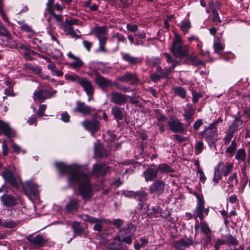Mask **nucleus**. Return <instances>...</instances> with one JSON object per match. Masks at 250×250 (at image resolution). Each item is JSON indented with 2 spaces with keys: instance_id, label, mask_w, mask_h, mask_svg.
Instances as JSON below:
<instances>
[{
  "instance_id": "obj_1",
  "label": "nucleus",
  "mask_w": 250,
  "mask_h": 250,
  "mask_svg": "<svg viewBox=\"0 0 250 250\" xmlns=\"http://www.w3.org/2000/svg\"><path fill=\"white\" fill-rule=\"evenodd\" d=\"M55 166L61 174H68V182L71 187L78 186V191L83 199L92 197L93 189L88 177L87 171L76 164L65 165L62 163H56Z\"/></svg>"
},
{
  "instance_id": "obj_2",
  "label": "nucleus",
  "mask_w": 250,
  "mask_h": 250,
  "mask_svg": "<svg viewBox=\"0 0 250 250\" xmlns=\"http://www.w3.org/2000/svg\"><path fill=\"white\" fill-rule=\"evenodd\" d=\"M170 51L176 57L183 58L187 56L188 51L186 46L183 45L181 36L178 34L175 35Z\"/></svg>"
},
{
  "instance_id": "obj_3",
  "label": "nucleus",
  "mask_w": 250,
  "mask_h": 250,
  "mask_svg": "<svg viewBox=\"0 0 250 250\" xmlns=\"http://www.w3.org/2000/svg\"><path fill=\"white\" fill-rule=\"evenodd\" d=\"M194 195L197 199V205L193 211V217L195 218L199 217L200 220H203L207 216L209 212V208H205L204 199L202 195L194 193Z\"/></svg>"
},
{
  "instance_id": "obj_4",
  "label": "nucleus",
  "mask_w": 250,
  "mask_h": 250,
  "mask_svg": "<svg viewBox=\"0 0 250 250\" xmlns=\"http://www.w3.org/2000/svg\"><path fill=\"white\" fill-rule=\"evenodd\" d=\"M107 27L104 26L97 27L94 29L96 37L99 41V50L103 52H106L105 45L107 39Z\"/></svg>"
},
{
  "instance_id": "obj_5",
  "label": "nucleus",
  "mask_w": 250,
  "mask_h": 250,
  "mask_svg": "<svg viewBox=\"0 0 250 250\" xmlns=\"http://www.w3.org/2000/svg\"><path fill=\"white\" fill-rule=\"evenodd\" d=\"M200 133L206 140L209 146L212 147L215 145L217 140L216 128L208 127L204 131L200 132Z\"/></svg>"
},
{
  "instance_id": "obj_6",
  "label": "nucleus",
  "mask_w": 250,
  "mask_h": 250,
  "mask_svg": "<svg viewBox=\"0 0 250 250\" xmlns=\"http://www.w3.org/2000/svg\"><path fill=\"white\" fill-rule=\"evenodd\" d=\"M55 93V90L40 89L34 92L33 99L35 101L40 100L43 102L46 99L50 98Z\"/></svg>"
},
{
  "instance_id": "obj_7",
  "label": "nucleus",
  "mask_w": 250,
  "mask_h": 250,
  "mask_svg": "<svg viewBox=\"0 0 250 250\" xmlns=\"http://www.w3.org/2000/svg\"><path fill=\"white\" fill-rule=\"evenodd\" d=\"M167 124L169 129L173 132H183L185 131L183 124L177 118H171Z\"/></svg>"
},
{
  "instance_id": "obj_8",
  "label": "nucleus",
  "mask_w": 250,
  "mask_h": 250,
  "mask_svg": "<svg viewBox=\"0 0 250 250\" xmlns=\"http://www.w3.org/2000/svg\"><path fill=\"white\" fill-rule=\"evenodd\" d=\"M165 188V183L162 180H156L149 188L151 193H155L160 195L164 191Z\"/></svg>"
},
{
  "instance_id": "obj_9",
  "label": "nucleus",
  "mask_w": 250,
  "mask_h": 250,
  "mask_svg": "<svg viewBox=\"0 0 250 250\" xmlns=\"http://www.w3.org/2000/svg\"><path fill=\"white\" fill-rule=\"evenodd\" d=\"M193 243L191 238H182L173 243L174 248L178 250H184L186 248L192 245Z\"/></svg>"
},
{
  "instance_id": "obj_10",
  "label": "nucleus",
  "mask_w": 250,
  "mask_h": 250,
  "mask_svg": "<svg viewBox=\"0 0 250 250\" xmlns=\"http://www.w3.org/2000/svg\"><path fill=\"white\" fill-rule=\"evenodd\" d=\"M83 127L87 130L92 132V135L97 131L100 128V123L97 120H85L82 123Z\"/></svg>"
},
{
  "instance_id": "obj_11",
  "label": "nucleus",
  "mask_w": 250,
  "mask_h": 250,
  "mask_svg": "<svg viewBox=\"0 0 250 250\" xmlns=\"http://www.w3.org/2000/svg\"><path fill=\"white\" fill-rule=\"evenodd\" d=\"M111 101L119 105L125 104L128 97L126 95L117 92H113L111 93Z\"/></svg>"
},
{
  "instance_id": "obj_12",
  "label": "nucleus",
  "mask_w": 250,
  "mask_h": 250,
  "mask_svg": "<svg viewBox=\"0 0 250 250\" xmlns=\"http://www.w3.org/2000/svg\"><path fill=\"white\" fill-rule=\"evenodd\" d=\"M125 196L128 197H134L140 202H144L146 200L147 193L144 191L134 192L133 191H126L124 193Z\"/></svg>"
},
{
  "instance_id": "obj_13",
  "label": "nucleus",
  "mask_w": 250,
  "mask_h": 250,
  "mask_svg": "<svg viewBox=\"0 0 250 250\" xmlns=\"http://www.w3.org/2000/svg\"><path fill=\"white\" fill-rule=\"evenodd\" d=\"M109 170V167L103 163L95 164L93 166V173L97 176L104 175Z\"/></svg>"
},
{
  "instance_id": "obj_14",
  "label": "nucleus",
  "mask_w": 250,
  "mask_h": 250,
  "mask_svg": "<svg viewBox=\"0 0 250 250\" xmlns=\"http://www.w3.org/2000/svg\"><path fill=\"white\" fill-rule=\"evenodd\" d=\"M1 175L3 178L11 185L15 186L17 184L16 179L14 173L8 169L5 168V170L1 172Z\"/></svg>"
},
{
  "instance_id": "obj_15",
  "label": "nucleus",
  "mask_w": 250,
  "mask_h": 250,
  "mask_svg": "<svg viewBox=\"0 0 250 250\" xmlns=\"http://www.w3.org/2000/svg\"><path fill=\"white\" fill-rule=\"evenodd\" d=\"M158 173V169L156 168L149 167L143 172V176L146 181H152L156 178Z\"/></svg>"
},
{
  "instance_id": "obj_16",
  "label": "nucleus",
  "mask_w": 250,
  "mask_h": 250,
  "mask_svg": "<svg viewBox=\"0 0 250 250\" xmlns=\"http://www.w3.org/2000/svg\"><path fill=\"white\" fill-rule=\"evenodd\" d=\"M2 134L8 137H11L14 135V132L8 123L0 120V135Z\"/></svg>"
},
{
  "instance_id": "obj_17",
  "label": "nucleus",
  "mask_w": 250,
  "mask_h": 250,
  "mask_svg": "<svg viewBox=\"0 0 250 250\" xmlns=\"http://www.w3.org/2000/svg\"><path fill=\"white\" fill-rule=\"evenodd\" d=\"M76 104L75 111L79 112L83 115H88L93 110L90 106L85 105L83 102L77 101Z\"/></svg>"
},
{
  "instance_id": "obj_18",
  "label": "nucleus",
  "mask_w": 250,
  "mask_h": 250,
  "mask_svg": "<svg viewBox=\"0 0 250 250\" xmlns=\"http://www.w3.org/2000/svg\"><path fill=\"white\" fill-rule=\"evenodd\" d=\"M95 82L97 84L103 89L112 85L110 80L105 78L98 74L96 75Z\"/></svg>"
},
{
  "instance_id": "obj_19",
  "label": "nucleus",
  "mask_w": 250,
  "mask_h": 250,
  "mask_svg": "<svg viewBox=\"0 0 250 250\" xmlns=\"http://www.w3.org/2000/svg\"><path fill=\"white\" fill-rule=\"evenodd\" d=\"M53 4L54 0H48L46 4V9L57 22H61L63 20V16L61 15H57L54 13L53 7Z\"/></svg>"
},
{
  "instance_id": "obj_20",
  "label": "nucleus",
  "mask_w": 250,
  "mask_h": 250,
  "mask_svg": "<svg viewBox=\"0 0 250 250\" xmlns=\"http://www.w3.org/2000/svg\"><path fill=\"white\" fill-rule=\"evenodd\" d=\"M79 84L82 86L86 94H90L91 91H94L92 83L86 77H82Z\"/></svg>"
},
{
  "instance_id": "obj_21",
  "label": "nucleus",
  "mask_w": 250,
  "mask_h": 250,
  "mask_svg": "<svg viewBox=\"0 0 250 250\" xmlns=\"http://www.w3.org/2000/svg\"><path fill=\"white\" fill-rule=\"evenodd\" d=\"M136 230L135 227L132 225V224H129L127 226V230L126 231V234H130V235L129 236H128L127 237H125L123 238L122 242H124L125 243H126L127 244H131L132 243V238H131V235L134 233Z\"/></svg>"
},
{
  "instance_id": "obj_22",
  "label": "nucleus",
  "mask_w": 250,
  "mask_h": 250,
  "mask_svg": "<svg viewBox=\"0 0 250 250\" xmlns=\"http://www.w3.org/2000/svg\"><path fill=\"white\" fill-rule=\"evenodd\" d=\"M1 200L6 206H12L17 204L16 199L9 195H3L1 197Z\"/></svg>"
},
{
  "instance_id": "obj_23",
  "label": "nucleus",
  "mask_w": 250,
  "mask_h": 250,
  "mask_svg": "<svg viewBox=\"0 0 250 250\" xmlns=\"http://www.w3.org/2000/svg\"><path fill=\"white\" fill-rule=\"evenodd\" d=\"M25 188L28 190L31 194L36 196L38 193V186L31 181H29L25 183Z\"/></svg>"
},
{
  "instance_id": "obj_24",
  "label": "nucleus",
  "mask_w": 250,
  "mask_h": 250,
  "mask_svg": "<svg viewBox=\"0 0 250 250\" xmlns=\"http://www.w3.org/2000/svg\"><path fill=\"white\" fill-rule=\"evenodd\" d=\"M223 164V162H220L215 167L213 178V182L214 186L217 185L219 181L221 179V173L220 170V168Z\"/></svg>"
},
{
  "instance_id": "obj_25",
  "label": "nucleus",
  "mask_w": 250,
  "mask_h": 250,
  "mask_svg": "<svg viewBox=\"0 0 250 250\" xmlns=\"http://www.w3.org/2000/svg\"><path fill=\"white\" fill-rule=\"evenodd\" d=\"M60 27L63 29L64 31L66 33L67 35L70 36L72 38L76 39L80 38V36L78 34V33H79L78 30H74V28L70 26H63Z\"/></svg>"
},
{
  "instance_id": "obj_26",
  "label": "nucleus",
  "mask_w": 250,
  "mask_h": 250,
  "mask_svg": "<svg viewBox=\"0 0 250 250\" xmlns=\"http://www.w3.org/2000/svg\"><path fill=\"white\" fill-rule=\"evenodd\" d=\"M79 202L76 199L70 200L65 206V209L68 212H73L77 210Z\"/></svg>"
},
{
  "instance_id": "obj_27",
  "label": "nucleus",
  "mask_w": 250,
  "mask_h": 250,
  "mask_svg": "<svg viewBox=\"0 0 250 250\" xmlns=\"http://www.w3.org/2000/svg\"><path fill=\"white\" fill-rule=\"evenodd\" d=\"M110 249L113 250H122L124 249L120 236H117L110 244Z\"/></svg>"
},
{
  "instance_id": "obj_28",
  "label": "nucleus",
  "mask_w": 250,
  "mask_h": 250,
  "mask_svg": "<svg viewBox=\"0 0 250 250\" xmlns=\"http://www.w3.org/2000/svg\"><path fill=\"white\" fill-rule=\"evenodd\" d=\"M82 78L74 73H67L64 75V78L66 80L73 83H77L79 84L82 80Z\"/></svg>"
},
{
  "instance_id": "obj_29",
  "label": "nucleus",
  "mask_w": 250,
  "mask_h": 250,
  "mask_svg": "<svg viewBox=\"0 0 250 250\" xmlns=\"http://www.w3.org/2000/svg\"><path fill=\"white\" fill-rule=\"evenodd\" d=\"M111 113L114 116V119L117 121L123 119V114L121 108L118 106H114L111 108Z\"/></svg>"
},
{
  "instance_id": "obj_30",
  "label": "nucleus",
  "mask_w": 250,
  "mask_h": 250,
  "mask_svg": "<svg viewBox=\"0 0 250 250\" xmlns=\"http://www.w3.org/2000/svg\"><path fill=\"white\" fill-rule=\"evenodd\" d=\"M137 79L135 74L130 72H127L124 75L119 78V80L122 82H128L130 81H134Z\"/></svg>"
},
{
  "instance_id": "obj_31",
  "label": "nucleus",
  "mask_w": 250,
  "mask_h": 250,
  "mask_svg": "<svg viewBox=\"0 0 250 250\" xmlns=\"http://www.w3.org/2000/svg\"><path fill=\"white\" fill-rule=\"evenodd\" d=\"M28 240L30 243L40 247L42 246L44 244V240L42 237L40 235H38L34 237L28 238Z\"/></svg>"
},
{
  "instance_id": "obj_32",
  "label": "nucleus",
  "mask_w": 250,
  "mask_h": 250,
  "mask_svg": "<svg viewBox=\"0 0 250 250\" xmlns=\"http://www.w3.org/2000/svg\"><path fill=\"white\" fill-rule=\"evenodd\" d=\"M188 60L190 62L191 64L195 66H198L199 65L204 64V62L199 60L196 56L193 54H188L187 55Z\"/></svg>"
},
{
  "instance_id": "obj_33",
  "label": "nucleus",
  "mask_w": 250,
  "mask_h": 250,
  "mask_svg": "<svg viewBox=\"0 0 250 250\" xmlns=\"http://www.w3.org/2000/svg\"><path fill=\"white\" fill-rule=\"evenodd\" d=\"M246 153L244 148L239 149L236 152L235 158L238 161L245 162L246 160Z\"/></svg>"
},
{
  "instance_id": "obj_34",
  "label": "nucleus",
  "mask_w": 250,
  "mask_h": 250,
  "mask_svg": "<svg viewBox=\"0 0 250 250\" xmlns=\"http://www.w3.org/2000/svg\"><path fill=\"white\" fill-rule=\"evenodd\" d=\"M243 122L239 118H236L232 124L230 125L229 131L234 133L242 125Z\"/></svg>"
},
{
  "instance_id": "obj_35",
  "label": "nucleus",
  "mask_w": 250,
  "mask_h": 250,
  "mask_svg": "<svg viewBox=\"0 0 250 250\" xmlns=\"http://www.w3.org/2000/svg\"><path fill=\"white\" fill-rule=\"evenodd\" d=\"M133 2V0H115L113 4L120 7H127L130 5Z\"/></svg>"
},
{
  "instance_id": "obj_36",
  "label": "nucleus",
  "mask_w": 250,
  "mask_h": 250,
  "mask_svg": "<svg viewBox=\"0 0 250 250\" xmlns=\"http://www.w3.org/2000/svg\"><path fill=\"white\" fill-rule=\"evenodd\" d=\"M191 27V23L188 20H185L181 22L180 28L185 33H188Z\"/></svg>"
},
{
  "instance_id": "obj_37",
  "label": "nucleus",
  "mask_w": 250,
  "mask_h": 250,
  "mask_svg": "<svg viewBox=\"0 0 250 250\" xmlns=\"http://www.w3.org/2000/svg\"><path fill=\"white\" fill-rule=\"evenodd\" d=\"M83 219L85 221L88 222L92 224H96V223L99 222V221H104L105 219L102 218H97L96 217H92L89 215H83Z\"/></svg>"
},
{
  "instance_id": "obj_38",
  "label": "nucleus",
  "mask_w": 250,
  "mask_h": 250,
  "mask_svg": "<svg viewBox=\"0 0 250 250\" xmlns=\"http://www.w3.org/2000/svg\"><path fill=\"white\" fill-rule=\"evenodd\" d=\"M83 62L78 57L74 59V61L69 63V65L74 69H79L83 66Z\"/></svg>"
},
{
  "instance_id": "obj_39",
  "label": "nucleus",
  "mask_w": 250,
  "mask_h": 250,
  "mask_svg": "<svg viewBox=\"0 0 250 250\" xmlns=\"http://www.w3.org/2000/svg\"><path fill=\"white\" fill-rule=\"evenodd\" d=\"M36 54L37 53L35 51L31 49L30 46H29L24 50V56L26 60L28 61H32L34 59V58L31 56V55Z\"/></svg>"
},
{
  "instance_id": "obj_40",
  "label": "nucleus",
  "mask_w": 250,
  "mask_h": 250,
  "mask_svg": "<svg viewBox=\"0 0 250 250\" xmlns=\"http://www.w3.org/2000/svg\"><path fill=\"white\" fill-rule=\"evenodd\" d=\"M161 172H172L173 169L168 165L166 164H162L158 166V168H156Z\"/></svg>"
},
{
  "instance_id": "obj_41",
  "label": "nucleus",
  "mask_w": 250,
  "mask_h": 250,
  "mask_svg": "<svg viewBox=\"0 0 250 250\" xmlns=\"http://www.w3.org/2000/svg\"><path fill=\"white\" fill-rule=\"evenodd\" d=\"M200 227L201 231L206 235L210 233L211 230L208 225L205 222H201L200 223Z\"/></svg>"
},
{
  "instance_id": "obj_42",
  "label": "nucleus",
  "mask_w": 250,
  "mask_h": 250,
  "mask_svg": "<svg viewBox=\"0 0 250 250\" xmlns=\"http://www.w3.org/2000/svg\"><path fill=\"white\" fill-rule=\"evenodd\" d=\"M184 115H193L195 113V109L192 105L188 104L184 109Z\"/></svg>"
},
{
  "instance_id": "obj_43",
  "label": "nucleus",
  "mask_w": 250,
  "mask_h": 250,
  "mask_svg": "<svg viewBox=\"0 0 250 250\" xmlns=\"http://www.w3.org/2000/svg\"><path fill=\"white\" fill-rule=\"evenodd\" d=\"M161 60L159 57H152L151 58H147V62L149 65L155 66L160 63Z\"/></svg>"
},
{
  "instance_id": "obj_44",
  "label": "nucleus",
  "mask_w": 250,
  "mask_h": 250,
  "mask_svg": "<svg viewBox=\"0 0 250 250\" xmlns=\"http://www.w3.org/2000/svg\"><path fill=\"white\" fill-rule=\"evenodd\" d=\"M175 67L176 64L174 63V64H171L169 68L165 69L164 73L162 75V78H164L168 77L173 71Z\"/></svg>"
},
{
  "instance_id": "obj_45",
  "label": "nucleus",
  "mask_w": 250,
  "mask_h": 250,
  "mask_svg": "<svg viewBox=\"0 0 250 250\" xmlns=\"http://www.w3.org/2000/svg\"><path fill=\"white\" fill-rule=\"evenodd\" d=\"M65 25L64 24H61V25L59 24L58 25L60 26H72V25H73L78 24L79 20L78 19H70V20L66 19L65 21Z\"/></svg>"
},
{
  "instance_id": "obj_46",
  "label": "nucleus",
  "mask_w": 250,
  "mask_h": 250,
  "mask_svg": "<svg viewBox=\"0 0 250 250\" xmlns=\"http://www.w3.org/2000/svg\"><path fill=\"white\" fill-rule=\"evenodd\" d=\"M221 3L219 2H210L208 4L209 8L211 9L212 13H216L217 10L219 9Z\"/></svg>"
},
{
  "instance_id": "obj_47",
  "label": "nucleus",
  "mask_w": 250,
  "mask_h": 250,
  "mask_svg": "<svg viewBox=\"0 0 250 250\" xmlns=\"http://www.w3.org/2000/svg\"><path fill=\"white\" fill-rule=\"evenodd\" d=\"M175 92L182 98L186 96V92L185 89L182 87H176L174 89Z\"/></svg>"
},
{
  "instance_id": "obj_48",
  "label": "nucleus",
  "mask_w": 250,
  "mask_h": 250,
  "mask_svg": "<svg viewBox=\"0 0 250 250\" xmlns=\"http://www.w3.org/2000/svg\"><path fill=\"white\" fill-rule=\"evenodd\" d=\"M123 59L131 64H135L137 62V59L130 56L128 54H125L123 56Z\"/></svg>"
},
{
  "instance_id": "obj_49",
  "label": "nucleus",
  "mask_w": 250,
  "mask_h": 250,
  "mask_svg": "<svg viewBox=\"0 0 250 250\" xmlns=\"http://www.w3.org/2000/svg\"><path fill=\"white\" fill-rule=\"evenodd\" d=\"M51 56L56 60L60 58L62 55V52L59 49L56 48L54 49L51 51Z\"/></svg>"
},
{
  "instance_id": "obj_50",
  "label": "nucleus",
  "mask_w": 250,
  "mask_h": 250,
  "mask_svg": "<svg viewBox=\"0 0 250 250\" xmlns=\"http://www.w3.org/2000/svg\"><path fill=\"white\" fill-rule=\"evenodd\" d=\"M213 47L214 52L219 55H221L220 51L224 48V45L220 42H214Z\"/></svg>"
},
{
  "instance_id": "obj_51",
  "label": "nucleus",
  "mask_w": 250,
  "mask_h": 250,
  "mask_svg": "<svg viewBox=\"0 0 250 250\" xmlns=\"http://www.w3.org/2000/svg\"><path fill=\"white\" fill-rule=\"evenodd\" d=\"M237 144L235 141L231 142L230 145L227 148L226 152L228 153L232 154L236 150Z\"/></svg>"
},
{
  "instance_id": "obj_52",
  "label": "nucleus",
  "mask_w": 250,
  "mask_h": 250,
  "mask_svg": "<svg viewBox=\"0 0 250 250\" xmlns=\"http://www.w3.org/2000/svg\"><path fill=\"white\" fill-rule=\"evenodd\" d=\"M0 35L5 36L9 39L11 38V34L8 31L6 28L1 24H0Z\"/></svg>"
},
{
  "instance_id": "obj_53",
  "label": "nucleus",
  "mask_w": 250,
  "mask_h": 250,
  "mask_svg": "<svg viewBox=\"0 0 250 250\" xmlns=\"http://www.w3.org/2000/svg\"><path fill=\"white\" fill-rule=\"evenodd\" d=\"M164 56L166 58V61L168 63H171L172 64L175 63L176 66L178 64V62L176 60L172 59V57L168 53H165Z\"/></svg>"
},
{
  "instance_id": "obj_54",
  "label": "nucleus",
  "mask_w": 250,
  "mask_h": 250,
  "mask_svg": "<svg viewBox=\"0 0 250 250\" xmlns=\"http://www.w3.org/2000/svg\"><path fill=\"white\" fill-rule=\"evenodd\" d=\"M228 242L231 245H237L238 241L235 239L232 235H228L226 236Z\"/></svg>"
},
{
  "instance_id": "obj_55",
  "label": "nucleus",
  "mask_w": 250,
  "mask_h": 250,
  "mask_svg": "<svg viewBox=\"0 0 250 250\" xmlns=\"http://www.w3.org/2000/svg\"><path fill=\"white\" fill-rule=\"evenodd\" d=\"M46 105L45 104L41 105L37 111V114L39 117H42L44 115V112L46 109Z\"/></svg>"
},
{
  "instance_id": "obj_56",
  "label": "nucleus",
  "mask_w": 250,
  "mask_h": 250,
  "mask_svg": "<svg viewBox=\"0 0 250 250\" xmlns=\"http://www.w3.org/2000/svg\"><path fill=\"white\" fill-rule=\"evenodd\" d=\"M233 165L232 164H228L225 169L223 170V174L225 176H227L230 172L232 170Z\"/></svg>"
},
{
  "instance_id": "obj_57",
  "label": "nucleus",
  "mask_w": 250,
  "mask_h": 250,
  "mask_svg": "<svg viewBox=\"0 0 250 250\" xmlns=\"http://www.w3.org/2000/svg\"><path fill=\"white\" fill-rule=\"evenodd\" d=\"M234 133H232L231 132L229 131L227 135L224 138V142L225 144L228 145L230 142L231 138L233 137Z\"/></svg>"
},
{
  "instance_id": "obj_58",
  "label": "nucleus",
  "mask_w": 250,
  "mask_h": 250,
  "mask_svg": "<svg viewBox=\"0 0 250 250\" xmlns=\"http://www.w3.org/2000/svg\"><path fill=\"white\" fill-rule=\"evenodd\" d=\"M225 244H226L225 240L220 239H217L214 245L215 250H219L220 247Z\"/></svg>"
},
{
  "instance_id": "obj_59",
  "label": "nucleus",
  "mask_w": 250,
  "mask_h": 250,
  "mask_svg": "<svg viewBox=\"0 0 250 250\" xmlns=\"http://www.w3.org/2000/svg\"><path fill=\"white\" fill-rule=\"evenodd\" d=\"M192 101L194 104L196 103L198 101L199 99L202 97V95L200 93H196L194 91H192Z\"/></svg>"
},
{
  "instance_id": "obj_60",
  "label": "nucleus",
  "mask_w": 250,
  "mask_h": 250,
  "mask_svg": "<svg viewBox=\"0 0 250 250\" xmlns=\"http://www.w3.org/2000/svg\"><path fill=\"white\" fill-rule=\"evenodd\" d=\"M203 143L201 141L198 142L195 146V149L197 151V154L201 153L203 148Z\"/></svg>"
},
{
  "instance_id": "obj_61",
  "label": "nucleus",
  "mask_w": 250,
  "mask_h": 250,
  "mask_svg": "<svg viewBox=\"0 0 250 250\" xmlns=\"http://www.w3.org/2000/svg\"><path fill=\"white\" fill-rule=\"evenodd\" d=\"M229 183H231L233 182V181H235V185H237L238 183V180L237 178V173H233L229 178L228 179Z\"/></svg>"
},
{
  "instance_id": "obj_62",
  "label": "nucleus",
  "mask_w": 250,
  "mask_h": 250,
  "mask_svg": "<svg viewBox=\"0 0 250 250\" xmlns=\"http://www.w3.org/2000/svg\"><path fill=\"white\" fill-rule=\"evenodd\" d=\"M73 228L75 233H80L82 232V229L80 224L77 222H74L73 224Z\"/></svg>"
},
{
  "instance_id": "obj_63",
  "label": "nucleus",
  "mask_w": 250,
  "mask_h": 250,
  "mask_svg": "<svg viewBox=\"0 0 250 250\" xmlns=\"http://www.w3.org/2000/svg\"><path fill=\"white\" fill-rule=\"evenodd\" d=\"M126 28L129 31L131 32H134L137 30L138 26L136 24H131L128 23L126 25Z\"/></svg>"
},
{
  "instance_id": "obj_64",
  "label": "nucleus",
  "mask_w": 250,
  "mask_h": 250,
  "mask_svg": "<svg viewBox=\"0 0 250 250\" xmlns=\"http://www.w3.org/2000/svg\"><path fill=\"white\" fill-rule=\"evenodd\" d=\"M21 30L26 32H28V33L33 32V30H32V27L28 25V24H22L21 27Z\"/></svg>"
}]
</instances>
